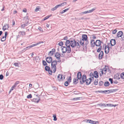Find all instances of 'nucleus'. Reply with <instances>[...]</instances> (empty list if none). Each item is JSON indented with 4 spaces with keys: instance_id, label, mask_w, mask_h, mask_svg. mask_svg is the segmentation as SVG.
<instances>
[{
    "instance_id": "52",
    "label": "nucleus",
    "mask_w": 124,
    "mask_h": 124,
    "mask_svg": "<svg viewBox=\"0 0 124 124\" xmlns=\"http://www.w3.org/2000/svg\"><path fill=\"white\" fill-rule=\"evenodd\" d=\"M85 45H87L89 43V42L88 40L87 39L86 40H85Z\"/></svg>"
},
{
    "instance_id": "54",
    "label": "nucleus",
    "mask_w": 124,
    "mask_h": 124,
    "mask_svg": "<svg viewBox=\"0 0 124 124\" xmlns=\"http://www.w3.org/2000/svg\"><path fill=\"white\" fill-rule=\"evenodd\" d=\"M43 65L44 66L46 65H47V63L45 61H43Z\"/></svg>"
},
{
    "instance_id": "5",
    "label": "nucleus",
    "mask_w": 124,
    "mask_h": 124,
    "mask_svg": "<svg viewBox=\"0 0 124 124\" xmlns=\"http://www.w3.org/2000/svg\"><path fill=\"white\" fill-rule=\"evenodd\" d=\"M86 80V76L85 75H84L82 76L81 80H80V82L81 84H83V83L85 82Z\"/></svg>"
},
{
    "instance_id": "64",
    "label": "nucleus",
    "mask_w": 124,
    "mask_h": 124,
    "mask_svg": "<svg viewBox=\"0 0 124 124\" xmlns=\"http://www.w3.org/2000/svg\"><path fill=\"white\" fill-rule=\"evenodd\" d=\"M14 65L18 67V64L17 63H14Z\"/></svg>"
},
{
    "instance_id": "49",
    "label": "nucleus",
    "mask_w": 124,
    "mask_h": 124,
    "mask_svg": "<svg viewBox=\"0 0 124 124\" xmlns=\"http://www.w3.org/2000/svg\"><path fill=\"white\" fill-rule=\"evenodd\" d=\"M66 4V2H64L61 3L60 5L62 7L65 5Z\"/></svg>"
},
{
    "instance_id": "35",
    "label": "nucleus",
    "mask_w": 124,
    "mask_h": 124,
    "mask_svg": "<svg viewBox=\"0 0 124 124\" xmlns=\"http://www.w3.org/2000/svg\"><path fill=\"white\" fill-rule=\"evenodd\" d=\"M40 9V8L39 7H36V8L35 9V12H37L38 10H39Z\"/></svg>"
},
{
    "instance_id": "8",
    "label": "nucleus",
    "mask_w": 124,
    "mask_h": 124,
    "mask_svg": "<svg viewBox=\"0 0 124 124\" xmlns=\"http://www.w3.org/2000/svg\"><path fill=\"white\" fill-rule=\"evenodd\" d=\"M46 61L48 63H50L52 61V58L50 57H47L46 59Z\"/></svg>"
},
{
    "instance_id": "2",
    "label": "nucleus",
    "mask_w": 124,
    "mask_h": 124,
    "mask_svg": "<svg viewBox=\"0 0 124 124\" xmlns=\"http://www.w3.org/2000/svg\"><path fill=\"white\" fill-rule=\"evenodd\" d=\"M82 39L80 40L79 42L80 45L83 46L84 44V41L86 40L87 39L88 37L86 35L83 34L82 36Z\"/></svg>"
},
{
    "instance_id": "9",
    "label": "nucleus",
    "mask_w": 124,
    "mask_h": 124,
    "mask_svg": "<svg viewBox=\"0 0 124 124\" xmlns=\"http://www.w3.org/2000/svg\"><path fill=\"white\" fill-rule=\"evenodd\" d=\"M91 46L94 47L95 46V42L94 39H91L90 41Z\"/></svg>"
},
{
    "instance_id": "62",
    "label": "nucleus",
    "mask_w": 124,
    "mask_h": 124,
    "mask_svg": "<svg viewBox=\"0 0 124 124\" xmlns=\"http://www.w3.org/2000/svg\"><path fill=\"white\" fill-rule=\"evenodd\" d=\"M109 80L111 84H112L113 83V79H112L110 78L109 79Z\"/></svg>"
},
{
    "instance_id": "6",
    "label": "nucleus",
    "mask_w": 124,
    "mask_h": 124,
    "mask_svg": "<svg viewBox=\"0 0 124 124\" xmlns=\"http://www.w3.org/2000/svg\"><path fill=\"white\" fill-rule=\"evenodd\" d=\"M102 43L100 40H97L95 42V45L96 46H101V43Z\"/></svg>"
},
{
    "instance_id": "18",
    "label": "nucleus",
    "mask_w": 124,
    "mask_h": 124,
    "mask_svg": "<svg viewBox=\"0 0 124 124\" xmlns=\"http://www.w3.org/2000/svg\"><path fill=\"white\" fill-rule=\"evenodd\" d=\"M103 51H101L99 55V59H101L102 58V57L103 56Z\"/></svg>"
},
{
    "instance_id": "43",
    "label": "nucleus",
    "mask_w": 124,
    "mask_h": 124,
    "mask_svg": "<svg viewBox=\"0 0 124 124\" xmlns=\"http://www.w3.org/2000/svg\"><path fill=\"white\" fill-rule=\"evenodd\" d=\"M32 97V95L31 94H30L29 95L27 96V98H30Z\"/></svg>"
},
{
    "instance_id": "24",
    "label": "nucleus",
    "mask_w": 124,
    "mask_h": 124,
    "mask_svg": "<svg viewBox=\"0 0 124 124\" xmlns=\"http://www.w3.org/2000/svg\"><path fill=\"white\" fill-rule=\"evenodd\" d=\"M100 92H101L102 93H103L105 92H107L108 93H110V90H105L104 91H98Z\"/></svg>"
},
{
    "instance_id": "26",
    "label": "nucleus",
    "mask_w": 124,
    "mask_h": 124,
    "mask_svg": "<svg viewBox=\"0 0 124 124\" xmlns=\"http://www.w3.org/2000/svg\"><path fill=\"white\" fill-rule=\"evenodd\" d=\"M78 79L77 78H74L73 80V83L75 84H76L78 82Z\"/></svg>"
},
{
    "instance_id": "45",
    "label": "nucleus",
    "mask_w": 124,
    "mask_h": 124,
    "mask_svg": "<svg viewBox=\"0 0 124 124\" xmlns=\"http://www.w3.org/2000/svg\"><path fill=\"white\" fill-rule=\"evenodd\" d=\"M118 90L117 89H113L112 90H110V93L113 92H114L117 91Z\"/></svg>"
},
{
    "instance_id": "23",
    "label": "nucleus",
    "mask_w": 124,
    "mask_h": 124,
    "mask_svg": "<svg viewBox=\"0 0 124 124\" xmlns=\"http://www.w3.org/2000/svg\"><path fill=\"white\" fill-rule=\"evenodd\" d=\"M94 76L96 78H97L98 77V73L97 71H95L94 72Z\"/></svg>"
},
{
    "instance_id": "4",
    "label": "nucleus",
    "mask_w": 124,
    "mask_h": 124,
    "mask_svg": "<svg viewBox=\"0 0 124 124\" xmlns=\"http://www.w3.org/2000/svg\"><path fill=\"white\" fill-rule=\"evenodd\" d=\"M66 47H65L63 46H62L61 47V50L62 51V52L63 53H66V52L68 53H69L70 52H69L68 51V50L69 48L67 46H66Z\"/></svg>"
},
{
    "instance_id": "15",
    "label": "nucleus",
    "mask_w": 124,
    "mask_h": 124,
    "mask_svg": "<svg viewBox=\"0 0 124 124\" xmlns=\"http://www.w3.org/2000/svg\"><path fill=\"white\" fill-rule=\"evenodd\" d=\"M111 45L112 46L116 44V40L114 39H111L110 41Z\"/></svg>"
},
{
    "instance_id": "59",
    "label": "nucleus",
    "mask_w": 124,
    "mask_h": 124,
    "mask_svg": "<svg viewBox=\"0 0 124 124\" xmlns=\"http://www.w3.org/2000/svg\"><path fill=\"white\" fill-rule=\"evenodd\" d=\"M36 46V45L35 44H32L31 45H30V48H31L32 47L34 46Z\"/></svg>"
},
{
    "instance_id": "11",
    "label": "nucleus",
    "mask_w": 124,
    "mask_h": 124,
    "mask_svg": "<svg viewBox=\"0 0 124 124\" xmlns=\"http://www.w3.org/2000/svg\"><path fill=\"white\" fill-rule=\"evenodd\" d=\"M7 34L8 33L6 31L5 32V37H4V36H3L2 37L1 39V40L2 41H4L6 40Z\"/></svg>"
},
{
    "instance_id": "31",
    "label": "nucleus",
    "mask_w": 124,
    "mask_h": 124,
    "mask_svg": "<svg viewBox=\"0 0 124 124\" xmlns=\"http://www.w3.org/2000/svg\"><path fill=\"white\" fill-rule=\"evenodd\" d=\"M15 87H16L15 86H14V85H13L11 87L9 92V93H10L15 88Z\"/></svg>"
},
{
    "instance_id": "19",
    "label": "nucleus",
    "mask_w": 124,
    "mask_h": 124,
    "mask_svg": "<svg viewBox=\"0 0 124 124\" xmlns=\"http://www.w3.org/2000/svg\"><path fill=\"white\" fill-rule=\"evenodd\" d=\"M123 34V33L121 31L118 32L117 34V36L118 37H121Z\"/></svg>"
},
{
    "instance_id": "57",
    "label": "nucleus",
    "mask_w": 124,
    "mask_h": 124,
    "mask_svg": "<svg viewBox=\"0 0 124 124\" xmlns=\"http://www.w3.org/2000/svg\"><path fill=\"white\" fill-rule=\"evenodd\" d=\"M81 97H77V98H73V100H79L80 98H81Z\"/></svg>"
},
{
    "instance_id": "12",
    "label": "nucleus",
    "mask_w": 124,
    "mask_h": 124,
    "mask_svg": "<svg viewBox=\"0 0 124 124\" xmlns=\"http://www.w3.org/2000/svg\"><path fill=\"white\" fill-rule=\"evenodd\" d=\"M55 49H53L51 51L49 52L48 54L49 56H51L53 55L54 54L55 52Z\"/></svg>"
},
{
    "instance_id": "21",
    "label": "nucleus",
    "mask_w": 124,
    "mask_h": 124,
    "mask_svg": "<svg viewBox=\"0 0 124 124\" xmlns=\"http://www.w3.org/2000/svg\"><path fill=\"white\" fill-rule=\"evenodd\" d=\"M114 78L117 79H120V75L118 73L116 74L114 76Z\"/></svg>"
},
{
    "instance_id": "28",
    "label": "nucleus",
    "mask_w": 124,
    "mask_h": 124,
    "mask_svg": "<svg viewBox=\"0 0 124 124\" xmlns=\"http://www.w3.org/2000/svg\"><path fill=\"white\" fill-rule=\"evenodd\" d=\"M97 105L100 106H102L103 107H106V105L105 104L103 103H100L97 104Z\"/></svg>"
},
{
    "instance_id": "37",
    "label": "nucleus",
    "mask_w": 124,
    "mask_h": 124,
    "mask_svg": "<svg viewBox=\"0 0 124 124\" xmlns=\"http://www.w3.org/2000/svg\"><path fill=\"white\" fill-rule=\"evenodd\" d=\"M69 83H70L68 81H66L64 83V85L66 86H68Z\"/></svg>"
},
{
    "instance_id": "61",
    "label": "nucleus",
    "mask_w": 124,
    "mask_h": 124,
    "mask_svg": "<svg viewBox=\"0 0 124 124\" xmlns=\"http://www.w3.org/2000/svg\"><path fill=\"white\" fill-rule=\"evenodd\" d=\"M89 10H88V11H86L83 12H82V13L83 14H86V13H89Z\"/></svg>"
},
{
    "instance_id": "27",
    "label": "nucleus",
    "mask_w": 124,
    "mask_h": 124,
    "mask_svg": "<svg viewBox=\"0 0 124 124\" xmlns=\"http://www.w3.org/2000/svg\"><path fill=\"white\" fill-rule=\"evenodd\" d=\"M91 121L90 124H98L99 122L98 121H94L91 120V121Z\"/></svg>"
},
{
    "instance_id": "14",
    "label": "nucleus",
    "mask_w": 124,
    "mask_h": 124,
    "mask_svg": "<svg viewBox=\"0 0 124 124\" xmlns=\"http://www.w3.org/2000/svg\"><path fill=\"white\" fill-rule=\"evenodd\" d=\"M92 80L91 78H89L88 79H87L86 81V84L87 85L90 84L91 83Z\"/></svg>"
},
{
    "instance_id": "44",
    "label": "nucleus",
    "mask_w": 124,
    "mask_h": 124,
    "mask_svg": "<svg viewBox=\"0 0 124 124\" xmlns=\"http://www.w3.org/2000/svg\"><path fill=\"white\" fill-rule=\"evenodd\" d=\"M53 117L54 118V121H56L57 120V118L56 117V116L55 115H53Z\"/></svg>"
},
{
    "instance_id": "41",
    "label": "nucleus",
    "mask_w": 124,
    "mask_h": 124,
    "mask_svg": "<svg viewBox=\"0 0 124 124\" xmlns=\"http://www.w3.org/2000/svg\"><path fill=\"white\" fill-rule=\"evenodd\" d=\"M90 75L91 77H92L91 79H92V80H93V76H94V75H93V73H90Z\"/></svg>"
},
{
    "instance_id": "60",
    "label": "nucleus",
    "mask_w": 124,
    "mask_h": 124,
    "mask_svg": "<svg viewBox=\"0 0 124 124\" xmlns=\"http://www.w3.org/2000/svg\"><path fill=\"white\" fill-rule=\"evenodd\" d=\"M3 76L2 75H0V79L2 80L3 79Z\"/></svg>"
},
{
    "instance_id": "63",
    "label": "nucleus",
    "mask_w": 124,
    "mask_h": 124,
    "mask_svg": "<svg viewBox=\"0 0 124 124\" xmlns=\"http://www.w3.org/2000/svg\"><path fill=\"white\" fill-rule=\"evenodd\" d=\"M19 81H17V82H16L15 83L14 85L15 86V87H16V86H17V84L19 83Z\"/></svg>"
},
{
    "instance_id": "3",
    "label": "nucleus",
    "mask_w": 124,
    "mask_h": 124,
    "mask_svg": "<svg viewBox=\"0 0 124 124\" xmlns=\"http://www.w3.org/2000/svg\"><path fill=\"white\" fill-rule=\"evenodd\" d=\"M57 62L56 61H53L51 63V69L53 72L55 73L56 71V65H57Z\"/></svg>"
},
{
    "instance_id": "53",
    "label": "nucleus",
    "mask_w": 124,
    "mask_h": 124,
    "mask_svg": "<svg viewBox=\"0 0 124 124\" xmlns=\"http://www.w3.org/2000/svg\"><path fill=\"white\" fill-rule=\"evenodd\" d=\"M103 84V82L102 81H100L99 82V85L100 86H101Z\"/></svg>"
},
{
    "instance_id": "30",
    "label": "nucleus",
    "mask_w": 124,
    "mask_h": 124,
    "mask_svg": "<svg viewBox=\"0 0 124 124\" xmlns=\"http://www.w3.org/2000/svg\"><path fill=\"white\" fill-rule=\"evenodd\" d=\"M69 9V8H67L66 9H65L64 10H62V12H60V13L61 14H62L64 12H66L67 11H68Z\"/></svg>"
},
{
    "instance_id": "33",
    "label": "nucleus",
    "mask_w": 124,
    "mask_h": 124,
    "mask_svg": "<svg viewBox=\"0 0 124 124\" xmlns=\"http://www.w3.org/2000/svg\"><path fill=\"white\" fill-rule=\"evenodd\" d=\"M45 70L47 71H48L50 70V68L48 66H46L45 67Z\"/></svg>"
},
{
    "instance_id": "46",
    "label": "nucleus",
    "mask_w": 124,
    "mask_h": 124,
    "mask_svg": "<svg viewBox=\"0 0 124 124\" xmlns=\"http://www.w3.org/2000/svg\"><path fill=\"white\" fill-rule=\"evenodd\" d=\"M103 74H104V73L103 72V71H101V70L100 72V76H101Z\"/></svg>"
},
{
    "instance_id": "55",
    "label": "nucleus",
    "mask_w": 124,
    "mask_h": 124,
    "mask_svg": "<svg viewBox=\"0 0 124 124\" xmlns=\"http://www.w3.org/2000/svg\"><path fill=\"white\" fill-rule=\"evenodd\" d=\"M95 9L94 8H93L92 9L89 10V13H91L94 11Z\"/></svg>"
},
{
    "instance_id": "16",
    "label": "nucleus",
    "mask_w": 124,
    "mask_h": 124,
    "mask_svg": "<svg viewBox=\"0 0 124 124\" xmlns=\"http://www.w3.org/2000/svg\"><path fill=\"white\" fill-rule=\"evenodd\" d=\"M60 54L58 53H56L55 54V56L58 60H60Z\"/></svg>"
},
{
    "instance_id": "40",
    "label": "nucleus",
    "mask_w": 124,
    "mask_h": 124,
    "mask_svg": "<svg viewBox=\"0 0 124 124\" xmlns=\"http://www.w3.org/2000/svg\"><path fill=\"white\" fill-rule=\"evenodd\" d=\"M38 29L41 32H43V30L41 27H38Z\"/></svg>"
},
{
    "instance_id": "1",
    "label": "nucleus",
    "mask_w": 124,
    "mask_h": 124,
    "mask_svg": "<svg viewBox=\"0 0 124 124\" xmlns=\"http://www.w3.org/2000/svg\"><path fill=\"white\" fill-rule=\"evenodd\" d=\"M77 42L74 39H70L69 40H67L65 43V45L67 46L68 47L69 52H70L71 51V49L70 47V46L72 47H74L76 46L77 48H79L81 46V45L79 42Z\"/></svg>"
},
{
    "instance_id": "20",
    "label": "nucleus",
    "mask_w": 124,
    "mask_h": 124,
    "mask_svg": "<svg viewBox=\"0 0 124 124\" xmlns=\"http://www.w3.org/2000/svg\"><path fill=\"white\" fill-rule=\"evenodd\" d=\"M19 35L18 36H19V35L20 36H24L25 35V33L24 32V31H20L19 32Z\"/></svg>"
},
{
    "instance_id": "34",
    "label": "nucleus",
    "mask_w": 124,
    "mask_h": 124,
    "mask_svg": "<svg viewBox=\"0 0 124 124\" xmlns=\"http://www.w3.org/2000/svg\"><path fill=\"white\" fill-rule=\"evenodd\" d=\"M121 77L123 79H124V73H122L121 74Z\"/></svg>"
},
{
    "instance_id": "32",
    "label": "nucleus",
    "mask_w": 124,
    "mask_h": 124,
    "mask_svg": "<svg viewBox=\"0 0 124 124\" xmlns=\"http://www.w3.org/2000/svg\"><path fill=\"white\" fill-rule=\"evenodd\" d=\"M51 16V15H50L49 16H46V17H45L43 19V20L44 21V20H45L49 18V17H50V16Z\"/></svg>"
},
{
    "instance_id": "29",
    "label": "nucleus",
    "mask_w": 124,
    "mask_h": 124,
    "mask_svg": "<svg viewBox=\"0 0 124 124\" xmlns=\"http://www.w3.org/2000/svg\"><path fill=\"white\" fill-rule=\"evenodd\" d=\"M109 85V83L108 82H106L104 84V85L105 86H108Z\"/></svg>"
},
{
    "instance_id": "51",
    "label": "nucleus",
    "mask_w": 124,
    "mask_h": 124,
    "mask_svg": "<svg viewBox=\"0 0 124 124\" xmlns=\"http://www.w3.org/2000/svg\"><path fill=\"white\" fill-rule=\"evenodd\" d=\"M44 43V42H42V41H39L38 42V43H36V45L37 46V45L40 44H41V43Z\"/></svg>"
},
{
    "instance_id": "39",
    "label": "nucleus",
    "mask_w": 124,
    "mask_h": 124,
    "mask_svg": "<svg viewBox=\"0 0 124 124\" xmlns=\"http://www.w3.org/2000/svg\"><path fill=\"white\" fill-rule=\"evenodd\" d=\"M100 46V47H99V48L97 50V51L98 52H100L101 50V46Z\"/></svg>"
},
{
    "instance_id": "38",
    "label": "nucleus",
    "mask_w": 124,
    "mask_h": 124,
    "mask_svg": "<svg viewBox=\"0 0 124 124\" xmlns=\"http://www.w3.org/2000/svg\"><path fill=\"white\" fill-rule=\"evenodd\" d=\"M27 25V24H22L21 25V27L22 28H24V27H25V26H26Z\"/></svg>"
},
{
    "instance_id": "58",
    "label": "nucleus",
    "mask_w": 124,
    "mask_h": 124,
    "mask_svg": "<svg viewBox=\"0 0 124 124\" xmlns=\"http://www.w3.org/2000/svg\"><path fill=\"white\" fill-rule=\"evenodd\" d=\"M71 78L70 77L68 79V82L70 83V82H71Z\"/></svg>"
},
{
    "instance_id": "25",
    "label": "nucleus",
    "mask_w": 124,
    "mask_h": 124,
    "mask_svg": "<svg viewBox=\"0 0 124 124\" xmlns=\"http://www.w3.org/2000/svg\"><path fill=\"white\" fill-rule=\"evenodd\" d=\"M40 100V99H39L38 100L37 99L34 98L32 100V101L38 103L39 102Z\"/></svg>"
},
{
    "instance_id": "36",
    "label": "nucleus",
    "mask_w": 124,
    "mask_h": 124,
    "mask_svg": "<svg viewBox=\"0 0 124 124\" xmlns=\"http://www.w3.org/2000/svg\"><path fill=\"white\" fill-rule=\"evenodd\" d=\"M94 84L95 85H96L98 84V80L97 79L95 80L94 82Z\"/></svg>"
},
{
    "instance_id": "22",
    "label": "nucleus",
    "mask_w": 124,
    "mask_h": 124,
    "mask_svg": "<svg viewBox=\"0 0 124 124\" xmlns=\"http://www.w3.org/2000/svg\"><path fill=\"white\" fill-rule=\"evenodd\" d=\"M81 73L80 72H78L77 74V78L78 79H81Z\"/></svg>"
},
{
    "instance_id": "10",
    "label": "nucleus",
    "mask_w": 124,
    "mask_h": 124,
    "mask_svg": "<svg viewBox=\"0 0 124 124\" xmlns=\"http://www.w3.org/2000/svg\"><path fill=\"white\" fill-rule=\"evenodd\" d=\"M107 68L108 67H107L106 66H105V67L103 69V70H101V71H103L104 74H105L106 71L109 70V69Z\"/></svg>"
},
{
    "instance_id": "47",
    "label": "nucleus",
    "mask_w": 124,
    "mask_h": 124,
    "mask_svg": "<svg viewBox=\"0 0 124 124\" xmlns=\"http://www.w3.org/2000/svg\"><path fill=\"white\" fill-rule=\"evenodd\" d=\"M48 72V73H49V74L50 75H51L52 74V72L54 73L53 71H52V70H49L48 71H47Z\"/></svg>"
},
{
    "instance_id": "17",
    "label": "nucleus",
    "mask_w": 124,
    "mask_h": 124,
    "mask_svg": "<svg viewBox=\"0 0 124 124\" xmlns=\"http://www.w3.org/2000/svg\"><path fill=\"white\" fill-rule=\"evenodd\" d=\"M9 28L8 25L7 24H5L3 27V29L4 31H5L7 29Z\"/></svg>"
},
{
    "instance_id": "7",
    "label": "nucleus",
    "mask_w": 124,
    "mask_h": 124,
    "mask_svg": "<svg viewBox=\"0 0 124 124\" xmlns=\"http://www.w3.org/2000/svg\"><path fill=\"white\" fill-rule=\"evenodd\" d=\"M105 52L106 54H108L109 51V48L108 45L106 46L105 48Z\"/></svg>"
},
{
    "instance_id": "56",
    "label": "nucleus",
    "mask_w": 124,
    "mask_h": 124,
    "mask_svg": "<svg viewBox=\"0 0 124 124\" xmlns=\"http://www.w3.org/2000/svg\"><path fill=\"white\" fill-rule=\"evenodd\" d=\"M57 8L56 7V6L55 7L52 8L51 10L52 11H54V10H56Z\"/></svg>"
},
{
    "instance_id": "48",
    "label": "nucleus",
    "mask_w": 124,
    "mask_h": 124,
    "mask_svg": "<svg viewBox=\"0 0 124 124\" xmlns=\"http://www.w3.org/2000/svg\"><path fill=\"white\" fill-rule=\"evenodd\" d=\"M117 30L116 29H115L112 31V33L113 34H115Z\"/></svg>"
},
{
    "instance_id": "42",
    "label": "nucleus",
    "mask_w": 124,
    "mask_h": 124,
    "mask_svg": "<svg viewBox=\"0 0 124 124\" xmlns=\"http://www.w3.org/2000/svg\"><path fill=\"white\" fill-rule=\"evenodd\" d=\"M108 105V106L110 107L113 106L115 107L117 105H114L111 104H109Z\"/></svg>"
},
{
    "instance_id": "50",
    "label": "nucleus",
    "mask_w": 124,
    "mask_h": 124,
    "mask_svg": "<svg viewBox=\"0 0 124 124\" xmlns=\"http://www.w3.org/2000/svg\"><path fill=\"white\" fill-rule=\"evenodd\" d=\"M58 45L60 46H62L63 45V43L61 41L58 44Z\"/></svg>"
},
{
    "instance_id": "13",
    "label": "nucleus",
    "mask_w": 124,
    "mask_h": 124,
    "mask_svg": "<svg viewBox=\"0 0 124 124\" xmlns=\"http://www.w3.org/2000/svg\"><path fill=\"white\" fill-rule=\"evenodd\" d=\"M62 74H59L57 77V78L58 80L59 81H60L61 80H62L63 78V79H64L65 77L64 76H63L62 77Z\"/></svg>"
}]
</instances>
